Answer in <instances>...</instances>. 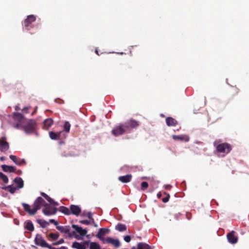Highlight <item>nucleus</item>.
<instances>
[{"instance_id": "obj_1", "label": "nucleus", "mask_w": 249, "mask_h": 249, "mask_svg": "<svg viewBox=\"0 0 249 249\" xmlns=\"http://www.w3.org/2000/svg\"><path fill=\"white\" fill-rule=\"evenodd\" d=\"M14 123L13 126L16 129H22L27 134L34 133L36 128V123L34 120H29L25 122V118L20 113L15 112L13 114Z\"/></svg>"}, {"instance_id": "obj_2", "label": "nucleus", "mask_w": 249, "mask_h": 249, "mask_svg": "<svg viewBox=\"0 0 249 249\" xmlns=\"http://www.w3.org/2000/svg\"><path fill=\"white\" fill-rule=\"evenodd\" d=\"M46 203H47L45 202V200L41 197L38 196L35 200L32 208H31L30 205L25 203H23L22 206L24 210L26 213L31 215H33L36 213L38 210L40 209L42 206L45 207V204Z\"/></svg>"}, {"instance_id": "obj_3", "label": "nucleus", "mask_w": 249, "mask_h": 249, "mask_svg": "<svg viewBox=\"0 0 249 249\" xmlns=\"http://www.w3.org/2000/svg\"><path fill=\"white\" fill-rule=\"evenodd\" d=\"M213 146L216 149V152L221 154L222 156L227 155L232 150V146L227 142H222L220 139L216 140L213 142Z\"/></svg>"}, {"instance_id": "obj_4", "label": "nucleus", "mask_w": 249, "mask_h": 249, "mask_svg": "<svg viewBox=\"0 0 249 249\" xmlns=\"http://www.w3.org/2000/svg\"><path fill=\"white\" fill-rule=\"evenodd\" d=\"M35 243L37 246H40L42 248H47L49 249H55V248L53 247L48 244L42 236L39 234L36 235L35 239Z\"/></svg>"}, {"instance_id": "obj_5", "label": "nucleus", "mask_w": 249, "mask_h": 249, "mask_svg": "<svg viewBox=\"0 0 249 249\" xmlns=\"http://www.w3.org/2000/svg\"><path fill=\"white\" fill-rule=\"evenodd\" d=\"M56 212L57 209L55 207L48 203L45 204V207L42 209V213L47 216L53 215L56 213Z\"/></svg>"}, {"instance_id": "obj_6", "label": "nucleus", "mask_w": 249, "mask_h": 249, "mask_svg": "<svg viewBox=\"0 0 249 249\" xmlns=\"http://www.w3.org/2000/svg\"><path fill=\"white\" fill-rule=\"evenodd\" d=\"M123 124L127 132H129L132 129L137 127L140 124L138 121L132 119L128 120Z\"/></svg>"}, {"instance_id": "obj_7", "label": "nucleus", "mask_w": 249, "mask_h": 249, "mask_svg": "<svg viewBox=\"0 0 249 249\" xmlns=\"http://www.w3.org/2000/svg\"><path fill=\"white\" fill-rule=\"evenodd\" d=\"M109 231V230L107 228H100L96 235V237L100 239L104 244H105L106 238L105 236Z\"/></svg>"}, {"instance_id": "obj_8", "label": "nucleus", "mask_w": 249, "mask_h": 249, "mask_svg": "<svg viewBox=\"0 0 249 249\" xmlns=\"http://www.w3.org/2000/svg\"><path fill=\"white\" fill-rule=\"evenodd\" d=\"M124 124H121L119 125L116 126L112 130V133L115 136L121 135L125 132H127L124 126Z\"/></svg>"}, {"instance_id": "obj_9", "label": "nucleus", "mask_w": 249, "mask_h": 249, "mask_svg": "<svg viewBox=\"0 0 249 249\" xmlns=\"http://www.w3.org/2000/svg\"><path fill=\"white\" fill-rule=\"evenodd\" d=\"M9 148L8 142L6 141V139L5 137H2L0 139V150L2 152H5Z\"/></svg>"}, {"instance_id": "obj_10", "label": "nucleus", "mask_w": 249, "mask_h": 249, "mask_svg": "<svg viewBox=\"0 0 249 249\" xmlns=\"http://www.w3.org/2000/svg\"><path fill=\"white\" fill-rule=\"evenodd\" d=\"M36 20V17L34 15H31L28 16L27 18L24 20L23 23V25L25 28L27 29V30H29L28 28V27L31 24L35 21Z\"/></svg>"}, {"instance_id": "obj_11", "label": "nucleus", "mask_w": 249, "mask_h": 249, "mask_svg": "<svg viewBox=\"0 0 249 249\" xmlns=\"http://www.w3.org/2000/svg\"><path fill=\"white\" fill-rule=\"evenodd\" d=\"M228 241L231 244H235L238 241V237L235 235L234 231H231L227 234Z\"/></svg>"}, {"instance_id": "obj_12", "label": "nucleus", "mask_w": 249, "mask_h": 249, "mask_svg": "<svg viewBox=\"0 0 249 249\" xmlns=\"http://www.w3.org/2000/svg\"><path fill=\"white\" fill-rule=\"evenodd\" d=\"M105 243L111 244L116 248H119L121 245L120 242L118 239H114L112 237L106 238Z\"/></svg>"}, {"instance_id": "obj_13", "label": "nucleus", "mask_w": 249, "mask_h": 249, "mask_svg": "<svg viewBox=\"0 0 249 249\" xmlns=\"http://www.w3.org/2000/svg\"><path fill=\"white\" fill-rule=\"evenodd\" d=\"M89 245V241H85L83 243L74 242L72 245V248L76 249H86L87 246Z\"/></svg>"}, {"instance_id": "obj_14", "label": "nucleus", "mask_w": 249, "mask_h": 249, "mask_svg": "<svg viewBox=\"0 0 249 249\" xmlns=\"http://www.w3.org/2000/svg\"><path fill=\"white\" fill-rule=\"evenodd\" d=\"M62 135H64V132L62 131L58 132H54L53 131H50L49 132V136L51 139L54 140L61 139Z\"/></svg>"}, {"instance_id": "obj_15", "label": "nucleus", "mask_w": 249, "mask_h": 249, "mask_svg": "<svg viewBox=\"0 0 249 249\" xmlns=\"http://www.w3.org/2000/svg\"><path fill=\"white\" fill-rule=\"evenodd\" d=\"M70 208L71 214H74L76 216H78L81 212L80 207L77 205H71Z\"/></svg>"}, {"instance_id": "obj_16", "label": "nucleus", "mask_w": 249, "mask_h": 249, "mask_svg": "<svg viewBox=\"0 0 249 249\" xmlns=\"http://www.w3.org/2000/svg\"><path fill=\"white\" fill-rule=\"evenodd\" d=\"M10 159L13 160L17 165H21L23 164H25V161L24 159H21L16 156L10 155Z\"/></svg>"}, {"instance_id": "obj_17", "label": "nucleus", "mask_w": 249, "mask_h": 249, "mask_svg": "<svg viewBox=\"0 0 249 249\" xmlns=\"http://www.w3.org/2000/svg\"><path fill=\"white\" fill-rule=\"evenodd\" d=\"M53 121L51 118L45 120L43 123L42 127L44 129L48 130L53 124Z\"/></svg>"}, {"instance_id": "obj_18", "label": "nucleus", "mask_w": 249, "mask_h": 249, "mask_svg": "<svg viewBox=\"0 0 249 249\" xmlns=\"http://www.w3.org/2000/svg\"><path fill=\"white\" fill-rule=\"evenodd\" d=\"M1 168L4 172L14 173L16 172V168L13 166L7 165L5 164L1 165Z\"/></svg>"}, {"instance_id": "obj_19", "label": "nucleus", "mask_w": 249, "mask_h": 249, "mask_svg": "<svg viewBox=\"0 0 249 249\" xmlns=\"http://www.w3.org/2000/svg\"><path fill=\"white\" fill-rule=\"evenodd\" d=\"M72 227L76 231L80 234L82 236H85L87 233V231L86 229H83L81 227H79L76 225H72Z\"/></svg>"}, {"instance_id": "obj_20", "label": "nucleus", "mask_w": 249, "mask_h": 249, "mask_svg": "<svg viewBox=\"0 0 249 249\" xmlns=\"http://www.w3.org/2000/svg\"><path fill=\"white\" fill-rule=\"evenodd\" d=\"M173 139L175 141H185V142H188L189 141V138L186 135H173Z\"/></svg>"}, {"instance_id": "obj_21", "label": "nucleus", "mask_w": 249, "mask_h": 249, "mask_svg": "<svg viewBox=\"0 0 249 249\" xmlns=\"http://www.w3.org/2000/svg\"><path fill=\"white\" fill-rule=\"evenodd\" d=\"M118 179L123 183H127L131 181L132 175L131 174H128L125 176H120L119 177Z\"/></svg>"}, {"instance_id": "obj_22", "label": "nucleus", "mask_w": 249, "mask_h": 249, "mask_svg": "<svg viewBox=\"0 0 249 249\" xmlns=\"http://www.w3.org/2000/svg\"><path fill=\"white\" fill-rule=\"evenodd\" d=\"M14 182L17 185V187L19 189L23 187L24 182L21 178L17 177L14 179Z\"/></svg>"}, {"instance_id": "obj_23", "label": "nucleus", "mask_w": 249, "mask_h": 249, "mask_svg": "<svg viewBox=\"0 0 249 249\" xmlns=\"http://www.w3.org/2000/svg\"><path fill=\"white\" fill-rule=\"evenodd\" d=\"M166 123L169 126H175L177 124V121L172 117H167L166 119Z\"/></svg>"}, {"instance_id": "obj_24", "label": "nucleus", "mask_w": 249, "mask_h": 249, "mask_svg": "<svg viewBox=\"0 0 249 249\" xmlns=\"http://www.w3.org/2000/svg\"><path fill=\"white\" fill-rule=\"evenodd\" d=\"M24 224V228L27 230L30 231H33L34 230V226L31 221L27 220L25 222Z\"/></svg>"}, {"instance_id": "obj_25", "label": "nucleus", "mask_w": 249, "mask_h": 249, "mask_svg": "<svg viewBox=\"0 0 249 249\" xmlns=\"http://www.w3.org/2000/svg\"><path fill=\"white\" fill-rule=\"evenodd\" d=\"M56 229L61 232L64 233H68L70 231L69 226H56Z\"/></svg>"}, {"instance_id": "obj_26", "label": "nucleus", "mask_w": 249, "mask_h": 249, "mask_svg": "<svg viewBox=\"0 0 249 249\" xmlns=\"http://www.w3.org/2000/svg\"><path fill=\"white\" fill-rule=\"evenodd\" d=\"M4 189L12 194H14L17 190H18L17 187H14L12 185L7 186L4 188Z\"/></svg>"}, {"instance_id": "obj_27", "label": "nucleus", "mask_w": 249, "mask_h": 249, "mask_svg": "<svg viewBox=\"0 0 249 249\" xmlns=\"http://www.w3.org/2000/svg\"><path fill=\"white\" fill-rule=\"evenodd\" d=\"M40 195H41L42 196H43L45 199H46L51 204H56L57 205V203H55L54 202V201L52 198H51L49 196H48L45 193H44L43 192H41L40 193Z\"/></svg>"}, {"instance_id": "obj_28", "label": "nucleus", "mask_w": 249, "mask_h": 249, "mask_svg": "<svg viewBox=\"0 0 249 249\" xmlns=\"http://www.w3.org/2000/svg\"><path fill=\"white\" fill-rule=\"evenodd\" d=\"M59 211L66 215L71 214L70 208L69 209L65 206H61L59 208Z\"/></svg>"}, {"instance_id": "obj_29", "label": "nucleus", "mask_w": 249, "mask_h": 249, "mask_svg": "<svg viewBox=\"0 0 249 249\" xmlns=\"http://www.w3.org/2000/svg\"><path fill=\"white\" fill-rule=\"evenodd\" d=\"M115 229L119 231H123L126 230V226L124 224L118 223L115 226Z\"/></svg>"}, {"instance_id": "obj_30", "label": "nucleus", "mask_w": 249, "mask_h": 249, "mask_svg": "<svg viewBox=\"0 0 249 249\" xmlns=\"http://www.w3.org/2000/svg\"><path fill=\"white\" fill-rule=\"evenodd\" d=\"M38 224H39L41 228H44L47 227L49 223L45 220L38 219L36 220Z\"/></svg>"}, {"instance_id": "obj_31", "label": "nucleus", "mask_w": 249, "mask_h": 249, "mask_svg": "<svg viewBox=\"0 0 249 249\" xmlns=\"http://www.w3.org/2000/svg\"><path fill=\"white\" fill-rule=\"evenodd\" d=\"M71 125L68 121H65L63 125V131L67 133H69Z\"/></svg>"}, {"instance_id": "obj_32", "label": "nucleus", "mask_w": 249, "mask_h": 249, "mask_svg": "<svg viewBox=\"0 0 249 249\" xmlns=\"http://www.w3.org/2000/svg\"><path fill=\"white\" fill-rule=\"evenodd\" d=\"M89 249H100V246L96 242H91L89 245Z\"/></svg>"}, {"instance_id": "obj_33", "label": "nucleus", "mask_w": 249, "mask_h": 249, "mask_svg": "<svg viewBox=\"0 0 249 249\" xmlns=\"http://www.w3.org/2000/svg\"><path fill=\"white\" fill-rule=\"evenodd\" d=\"M0 179L5 183H7L9 180L8 177L2 172H0Z\"/></svg>"}, {"instance_id": "obj_34", "label": "nucleus", "mask_w": 249, "mask_h": 249, "mask_svg": "<svg viewBox=\"0 0 249 249\" xmlns=\"http://www.w3.org/2000/svg\"><path fill=\"white\" fill-rule=\"evenodd\" d=\"M49 237L53 240H56L59 237V234L57 233L51 232L49 234Z\"/></svg>"}, {"instance_id": "obj_35", "label": "nucleus", "mask_w": 249, "mask_h": 249, "mask_svg": "<svg viewBox=\"0 0 249 249\" xmlns=\"http://www.w3.org/2000/svg\"><path fill=\"white\" fill-rule=\"evenodd\" d=\"M148 187V184L146 181H143L141 183V188L142 190H145Z\"/></svg>"}, {"instance_id": "obj_36", "label": "nucleus", "mask_w": 249, "mask_h": 249, "mask_svg": "<svg viewBox=\"0 0 249 249\" xmlns=\"http://www.w3.org/2000/svg\"><path fill=\"white\" fill-rule=\"evenodd\" d=\"M64 243V240L63 239H60L58 241L55 242L53 243V246H57Z\"/></svg>"}, {"instance_id": "obj_37", "label": "nucleus", "mask_w": 249, "mask_h": 249, "mask_svg": "<svg viewBox=\"0 0 249 249\" xmlns=\"http://www.w3.org/2000/svg\"><path fill=\"white\" fill-rule=\"evenodd\" d=\"M164 194L166 195V196L163 198L162 200L163 202L166 203L169 201L170 198V195L168 194H167L166 192H164Z\"/></svg>"}, {"instance_id": "obj_38", "label": "nucleus", "mask_w": 249, "mask_h": 249, "mask_svg": "<svg viewBox=\"0 0 249 249\" xmlns=\"http://www.w3.org/2000/svg\"><path fill=\"white\" fill-rule=\"evenodd\" d=\"M79 222L82 224L88 225L90 224V221L88 220H80Z\"/></svg>"}, {"instance_id": "obj_39", "label": "nucleus", "mask_w": 249, "mask_h": 249, "mask_svg": "<svg viewBox=\"0 0 249 249\" xmlns=\"http://www.w3.org/2000/svg\"><path fill=\"white\" fill-rule=\"evenodd\" d=\"M124 240L126 242H129L131 240V237L130 235H126L124 237Z\"/></svg>"}, {"instance_id": "obj_40", "label": "nucleus", "mask_w": 249, "mask_h": 249, "mask_svg": "<svg viewBox=\"0 0 249 249\" xmlns=\"http://www.w3.org/2000/svg\"><path fill=\"white\" fill-rule=\"evenodd\" d=\"M49 222L51 223L54 224L55 226H57L58 225V222L55 221L54 219H51L49 220Z\"/></svg>"}, {"instance_id": "obj_41", "label": "nucleus", "mask_w": 249, "mask_h": 249, "mask_svg": "<svg viewBox=\"0 0 249 249\" xmlns=\"http://www.w3.org/2000/svg\"><path fill=\"white\" fill-rule=\"evenodd\" d=\"M30 108V107H25L22 109V111L24 113H28V110Z\"/></svg>"}, {"instance_id": "obj_42", "label": "nucleus", "mask_w": 249, "mask_h": 249, "mask_svg": "<svg viewBox=\"0 0 249 249\" xmlns=\"http://www.w3.org/2000/svg\"><path fill=\"white\" fill-rule=\"evenodd\" d=\"M161 196H162V194L160 192H159L158 194H157V197L158 198H160V197H161Z\"/></svg>"}, {"instance_id": "obj_43", "label": "nucleus", "mask_w": 249, "mask_h": 249, "mask_svg": "<svg viewBox=\"0 0 249 249\" xmlns=\"http://www.w3.org/2000/svg\"><path fill=\"white\" fill-rule=\"evenodd\" d=\"M55 249H68V248L65 246H62L60 248H55Z\"/></svg>"}, {"instance_id": "obj_44", "label": "nucleus", "mask_w": 249, "mask_h": 249, "mask_svg": "<svg viewBox=\"0 0 249 249\" xmlns=\"http://www.w3.org/2000/svg\"><path fill=\"white\" fill-rule=\"evenodd\" d=\"M91 216H92V215H91V213H88V217L89 219H91V218H92Z\"/></svg>"}, {"instance_id": "obj_45", "label": "nucleus", "mask_w": 249, "mask_h": 249, "mask_svg": "<svg viewBox=\"0 0 249 249\" xmlns=\"http://www.w3.org/2000/svg\"><path fill=\"white\" fill-rule=\"evenodd\" d=\"M0 160L1 161H4L5 160V157H1L0 158Z\"/></svg>"}, {"instance_id": "obj_46", "label": "nucleus", "mask_w": 249, "mask_h": 249, "mask_svg": "<svg viewBox=\"0 0 249 249\" xmlns=\"http://www.w3.org/2000/svg\"><path fill=\"white\" fill-rule=\"evenodd\" d=\"M186 217H187V218L189 220H190L191 219V217H188V213L186 214Z\"/></svg>"}, {"instance_id": "obj_47", "label": "nucleus", "mask_w": 249, "mask_h": 249, "mask_svg": "<svg viewBox=\"0 0 249 249\" xmlns=\"http://www.w3.org/2000/svg\"><path fill=\"white\" fill-rule=\"evenodd\" d=\"M58 100L61 101V100H60V99H55V102H56V103H57Z\"/></svg>"}, {"instance_id": "obj_48", "label": "nucleus", "mask_w": 249, "mask_h": 249, "mask_svg": "<svg viewBox=\"0 0 249 249\" xmlns=\"http://www.w3.org/2000/svg\"><path fill=\"white\" fill-rule=\"evenodd\" d=\"M61 101H62V100L61 101L58 100L57 103H61Z\"/></svg>"}, {"instance_id": "obj_49", "label": "nucleus", "mask_w": 249, "mask_h": 249, "mask_svg": "<svg viewBox=\"0 0 249 249\" xmlns=\"http://www.w3.org/2000/svg\"><path fill=\"white\" fill-rule=\"evenodd\" d=\"M75 238H76V239H79V238L78 237V236H75Z\"/></svg>"}]
</instances>
